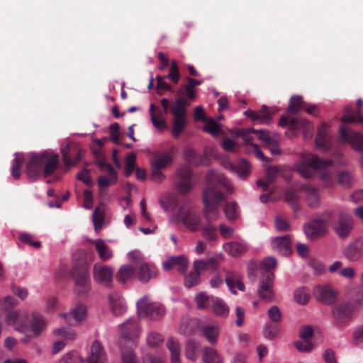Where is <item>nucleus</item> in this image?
<instances>
[{"instance_id": "f257e3e1", "label": "nucleus", "mask_w": 363, "mask_h": 363, "mask_svg": "<svg viewBox=\"0 0 363 363\" xmlns=\"http://www.w3.org/2000/svg\"><path fill=\"white\" fill-rule=\"evenodd\" d=\"M233 192V186L223 174L210 171L206 176V186L203 193L204 216L212 223L219 218V206L227 194Z\"/></svg>"}, {"instance_id": "f03ea898", "label": "nucleus", "mask_w": 363, "mask_h": 363, "mask_svg": "<svg viewBox=\"0 0 363 363\" xmlns=\"http://www.w3.org/2000/svg\"><path fill=\"white\" fill-rule=\"evenodd\" d=\"M177 94L179 97L175 100L171 108L173 116L172 135L174 138H179L187 125L186 109L190 105L188 100L193 101L196 97L194 87L188 82L178 89Z\"/></svg>"}, {"instance_id": "7ed1b4c3", "label": "nucleus", "mask_w": 363, "mask_h": 363, "mask_svg": "<svg viewBox=\"0 0 363 363\" xmlns=\"http://www.w3.org/2000/svg\"><path fill=\"white\" fill-rule=\"evenodd\" d=\"M59 163V155L48 150L32 153L26 163L28 177L30 182L37 180L41 174L47 178L55 172Z\"/></svg>"}, {"instance_id": "20e7f679", "label": "nucleus", "mask_w": 363, "mask_h": 363, "mask_svg": "<svg viewBox=\"0 0 363 363\" xmlns=\"http://www.w3.org/2000/svg\"><path fill=\"white\" fill-rule=\"evenodd\" d=\"M298 173L305 178L312 177L314 172L320 174L325 186L330 187L333 184V177L335 172V167L330 160L320 159L315 155H309L298 165Z\"/></svg>"}, {"instance_id": "39448f33", "label": "nucleus", "mask_w": 363, "mask_h": 363, "mask_svg": "<svg viewBox=\"0 0 363 363\" xmlns=\"http://www.w3.org/2000/svg\"><path fill=\"white\" fill-rule=\"evenodd\" d=\"M174 219L193 232L200 230L202 224L201 213L195 206L190 205L182 206L175 213Z\"/></svg>"}, {"instance_id": "423d86ee", "label": "nucleus", "mask_w": 363, "mask_h": 363, "mask_svg": "<svg viewBox=\"0 0 363 363\" xmlns=\"http://www.w3.org/2000/svg\"><path fill=\"white\" fill-rule=\"evenodd\" d=\"M105 352L98 341H94L91 347L90 355L84 360L77 352L65 354L60 363H104Z\"/></svg>"}, {"instance_id": "0eeeda50", "label": "nucleus", "mask_w": 363, "mask_h": 363, "mask_svg": "<svg viewBox=\"0 0 363 363\" xmlns=\"http://www.w3.org/2000/svg\"><path fill=\"white\" fill-rule=\"evenodd\" d=\"M74 282L77 286L75 290L79 294H85L90 289V277L89 264L86 262L77 264L72 272Z\"/></svg>"}, {"instance_id": "6e6552de", "label": "nucleus", "mask_w": 363, "mask_h": 363, "mask_svg": "<svg viewBox=\"0 0 363 363\" xmlns=\"http://www.w3.org/2000/svg\"><path fill=\"white\" fill-rule=\"evenodd\" d=\"M354 306L349 302H343L335 306L333 309L334 324L339 328L346 326L352 320Z\"/></svg>"}, {"instance_id": "1a4fd4ad", "label": "nucleus", "mask_w": 363, "mask_h": 363, "mask_svg": "<svg viewBox=\"0 0 363 363\" xmlns=\"http://www.w3.org/2000/svg\"><path fill=\"white\" fill-rule=\"evenodd\" d=\"M274 274L272 272H264L257 289L259 297L267 302H271L274 298L273 290Z\"/></svg>"}, {"instance_id": "9d476101", "label": "nucleus", "mask_w": 363, "mask_h": 363, "mask_svg": "<svg viewBox=\"0 0 363 363\" xmlns=\"http://www.w3.org/2000/svg\"><path fill=\"white\" fill-rule=\"evenodd\" d=\"M62 160L67 167L79 162L82 157V150L75 143L69 142L61 148Z\"/></svg>"}, {"instance_id": "9b49d317", "label": "nucleus", "mask_w": 363, "mask_h": 363, "mask_svg": "<svg viewBox=\"0 0 363 363\" xmlns=\"http://www.w3.org/2000/svg\"><path fill=\"white\" fill-rule=\"evenodd\" d=\"M306 237L311 240H317L325 235L327 227L322 218H315L303 225Z\"/></svg>"}, {"instance_id": "f8f14e48", "label": "nucleus", "mask_w": 363, "mask_h": 363, "mask_svg": "<svg viewBox=\"0 0 363 363\" xmlns=\"http://www.w3.org/2000/svg\"><path fill=\"white\" fill-rule=\"evenodd\" d=\"M138 313L140 317L149 318L152 320L160 318L164 313L163 306L158 303H138Z\"/></svg>"}, {"instance_id": "ddd939ff", "label": "nucleus", "mask_w": 363, "mask_h": 363, "mask_svg": "<svg viewBox=\"0 0 363 363\" xmlns=\"http://www.w3.org/2000/svg\"><path fill=\"white\" fill-rule=\"evenodd\" d=\"M252 134H255L257 135V138L259 140L264 142L267 145L269 144H272V143L274 140L270 135L269 132L266 130H255L254 128H241L238 129L236 132V135L238 137H242L246 144H251L253 140V137Z\"/></svg>"}, {"instance_id": "4468645a", "label": "nucleus", "mask_w": 363, "mask_h": 363, "mask_svg": "<svg viewBox=\"0 0 363 363\" xmlns=\"http://www.w3.org/2000/svg\"><path fill=\"white\" fill-rule=\"evenodd\" d=\"M135 267L136 268V278L141 282L147 283L157 276L156 267L152 263L140 262L139 257H136Z\"/></svg>"}, {"instance_id": "2eb2a0df", "label": "nucleus", "mask_w": 363, "mask_h": 363, "mask_svg": "<svg viewBox=\"0 0 363 363\" xmlns=\"http://www.w3.org/2000/svg\"><path fill=\"white\" fill-rule=\"evenodd\" d=\"M113 276V269L100 263H96L93 267V277L98 283L109 286Z\"/></svg>"}, {"instance_id": "dca6fc26", "label": "nucleus", "mask_w": 363, "mask_h": 363, "mask_svg": "<svg viewBox=\"0 0 363 363\" xmlns=\"http://www.w3.org/2000/svg\"><path fill=\"white\" fill-rule=\"evenodd\" d=\"M179 181L177 183L178 191L184 194L189 193L193 187V172L192 170L184 166L177 172Z\"/></svg>"}, {"instance_id": "f3484780", "label": "nucleus", "mask_w": 363, "mask_h": 363, "mask_svg": "<svg viewBox=\"0 0 363 363\" xmlns=\"http://www.w3.org/2000/svg\"><path fill=\"white\" fill-rule=\"evenodd\" d=\"M340 133L342 141L350 143L358 151L363 150V136L361 133L348 130L344 126L340 128Z\"/></svg>"}, {"instance_id": "a211bd4d", "label": "nucleus", "mask_w": 363, "mask_h": 363, "mask_svg": "<svg viewBox=\"0 0 363 363\" xmlns=\"http://www.w3.org/2000/svg\"><path fill=\"white\" fill-rule=\"evenodd\" d=\"M119 330L122 338L125 340H133L140 333L138 322L134 318H130L121 325Z\"/></svg>"}, {"instance_id": "6ab92c4d", "label": "nucleus", "mask_w": 363, "mask_h": 363, "mask_svg": "<svg viewBox=\"0 0 363 363\" xmlns=\"http://www.w3.org/2000/svg\"><path fill=\"white\" fill-rule=\"evenodd\" d=\"M313 293L317 299L325 304L333 303L337 298L336 292L329 285L316 286Z\"/></svg>"}, {"instance_id": "aec40b11", "label": "nucleus", "mask_w": 363, "mask_h": 363, "mask_svg": "<svg viewBox=\"0 0 363 363\" xmlns=\"http://www.w3.org/2000/svg\"><path fill=\"white\" fill-rule=\"evenodd\" d=\"M245 114L253 121L254 124H268L272 119V113L265 106H263L259 111L247 110Z\"/></svg>"}, {"instance_id": "412c9836", "label": "nucleus", "mask_w": 363, "mask_h": 363, "mask_svg": "<svg viewBox=\"0 0 363 363\" xmlns=\"http://www.w3.org/2000/svg\"><path fill=\"white\" fill-rule=\"evenodd\" d=\"M279 125L281 127L289 126V129L290 130L295 132L302 130H308L310 124L306 119L298 118H288L286 116H282L279 121Z\"/></svg>"}, {"instance_id": "4be33fe9", "label": "nucleus", "mask_w": 363, "mask_h": 363, "mask_svg": "<svg viewBox=\"0 0 363 363\" xmlns=\"http://www.w3.org/2000/svg\"><path fill=\"white\" fill-rule=\"evenodd\" d=\"M352 228V217L347 213H340L338 223L335 230L338 236L341 238H347Z\"/></svg>"}, {"instance_id": "5701e85b", "label": "nucleus", "mask_w": 363, "mask_h": 363, "mask_svg": "<svg viewBox=\"0 0 363 363\" xmlns=\"http://www.w3.org/2000/svg\"><path fill=\"white\" fill-rule=\"evenodd\" d=\"M189 262L183 256L171 257L163 263V267L165 270H170L172 268H177L181 274H184L188 269Z\"/></svg>"}, {"instance_id": "b1692460", "label": "nucleus", "mask_w": 363, "mask_h": 363, "mask_svg": "<svg viewBox=\"0 0 363 363\" xmlns=\"http://www.w3.org/2000/svg\"><path fill=\"white\" fill-rule=\"evenodd\" d=\"M131 259L135 262L136 257H140V255L137 252H132L130 254ZM136 277V268L135 267V263L133 266L130 264L123 265L120 267L116 278L119 281L125 282L130 278Z\"/></svg>"}, {"instance_id": "393cba45", "label": "nucleus", "mask_w": 363, "mask_h": 363, "mask_svg": "<svg viewBox=\"0 0 363 363\" xmlns=\"http://www.w3.org/2000/svg\"><path fill=\"white\" fill-rule=\"evenodd\" d=\"M345 256L351 262H357L363 256V241L360 239L351 242L345 250Z\"/></svg>"}, {"instance_id": "a878e982", "label": "nucleus", "mask_w": 363, "mask_h": 363, "mask_svg": "<svg viewBox=\"0 0 363 363\" xmlns=\"http://www.w3.org/2000/svg\"><path fill=\"white\" fill-rule=\"evenodd\" d=\"M272 244L274 248L283 256L287 257L292 252L291 240L289 235L274 238Z\"/></svg>"}, {"instance_id": "bb28decb", "label": "nucleus", "mask_w": 363, "mask_h": 363, "mask_svg": "<svg viewBox=\"0 0 363 363\" xmlns=\"http://www.w3.org/2000/svg\"><path fill=\"white\" fill-rule=\"evenodd\" d=\"M315 143L317 147L324 150H328L330 147L331 140L325 124H322L318 128Z\"/></svg>"}, {"instance_id": "cd10ccee", "label": "nucleus", "mask_w": 363, "mask_h": 363, "mask_svg": "<svg viewBox=\"0 0 363 363\" xmlns=\"http://www.w3.org/2000/svg\"><path fill=\"white\" fill-rule=\"evenodd\" d=\"M110 306L113 315H122L126 311L124 300L117 293H111L108 296Z\"/></svg>"}, {"instance_id": "c85d7f7f", "label": "nucleus", "mask_w": 363, "mask_h": 363, "mask_svg": "<svg viewBox=\"0 0 363 363\" xmlns=\"http://www.w3.org/2000/svg\"><path fill=\"white\" fill-rule=\"evenodd\" d=\"M225 167L232 172H235L242 179H245L250 174V165L245 160H240L238 164L235 166L231 162L227 161L224 162Z\"/></svg>"}, {"instance_id": "c756f323", "label": "nucleus", "mask_w": 363, "mask_h": 363, "mask_svg": "<svg viewBox=\"0 0 363 363\" xmlns=\"http://www.w3.org/2000/svg\"><path fill=\"white\" fill-rule=\"evenodd\" d=\"M86 315V308L84 305H77L69 314H65V320L69 325H76L82 321Z\"/></svg>"}, {"instance_id": "7c9ffc66", "label": "nucleus", "mask_w": 363, "mask_h": 363, "mask_svg": "<svg viewBox=\"0 0 363 363\" xmlns=\"http://www.w3.org/2000/svg\"><path fill=\"white\" fill-rule=\"evenodd\" d=\"M301 189L306 194V201L311 208H317L320 205V195L317 189L309 185H303Z\"/></svg>"}, {"instance_id": "2f4dec72", "label": "nucleus", "mask_w": 363, "mask_h": 363, "mask_svg": "<svg viewBox=\"0 0 363 363\" xmlns=\"http://www.w3.org/2000/svg\"><path fill=\"white\" fill-rule=\"evenodd\" d=\"M45 320L42 315L37 312L32 313V318L30 321V326L33 335V337H38L45 328Z\"/></svg>"}, {"instance_id": "473e14b6", "label": "nucleus", "mask_w": 363, "mask_h": 363, "mask_svg": "<svg viewBox=\"0 0 363 363\" xmlns=\"http://www.w3.org/2000/svg\"><path fill=\"white\" fill-rule=\"evenodd\" d=\"M279 173L277 167H269L267 169V176L265 180L259 179L257 182V185L262 188L264 191H269V186L272 185Z\"/></svg>"}, {"instance_id": "72a5a7b5", "label": "nucleus", "mask_w": 363, "mask_h": 363, "mask_svg": "<svg viewBox=\"0 0 363 363\" xmlns=\"http://www.w3.org/2000/svg\"><path fill=\"white\" fill-rule=\"evenodd\" d=\"M172 155L169 151L155 156L151 160L152 168L163 169L167 168L172 162Z\"/></svg>"}, {"instance_id": "f704fd0d", "label": "nucleus", "mask_w": 363, "mask_h": 363, "mask_svg": "<svg viewBox=\"0 0 363 363\" xmlns=\"http://www.w3.org/2000/svg\"><path fill=\"white\" fill-rule=\"evenodd\" d=\"M225 280L230 291L234 294H237L235 289L241 291H244L245 289L244 284L241 281L240 276L238 273L229 272Z\"/></svg>"}, {"instance_id": "c9c22d12", "label": "nucleus", "mask_w": 363, "mask_h": 363, "mask_svg": "<svg viewBox=\"0 0 363 363\" xmlns=\"http://www.w3.org/2000/svg\"><path fill=\"white\" fill-rule=\"evenodd\" d=\"M167 347L171 353V363H181V347L178 340L172 337L169 338L167 341Z\"/></svg>"}, {"instance_id": "e433bc0d", "label": "nucleus", "mask_w": 363, "mask_h": 363, "mask_svg": "<svg viewBox=\"0 0 363 363\" xmlns=\"http://www.w3.org/2000/svg\"><path fill=\"white\" fill-rule=\"evenodd\" d=\"M95 248L102 261H106L113 257V251L101 239L95 242Z\"/></svg>"}, {"instance_id": "4c0bfd02", "label": "nucleus", "mask_w": 363, "mask_h": 363, "mask_svg": "<svg viewBox=\"0 0 363 363\" xmlns=\"http://www.w3.org/2000/svg\"><path fill=\"white\" fill-rule=\"evenodd\" d=\"M362 104V101L360 99L357 101V111L352 113H347L344 115L341 121L347 123H362L363 125V116L360 113L359 108Z\"/></svg>"}, {"instance_id": "58836bf2", "label": "nucleus", "mask_w": 363, "mask_h": 363, "mask_svg": "<svg viewBox=\"0 0 363 363\" xmlns=\"http://www.w3.org/2000/svg\"><path fill=\"white\" fill-rule=\"evenodd\" d=\"M224 250L233 257L240 256L246 251V247L239 242H229L223 245Z\"/></svg>"}, {"instance_id": "ea45409f", "label": "nucleus", "mask_w": 363, "mask_h": 363, "mask_svg": "<svg viewBox=\"0 0 363 363\" xmlns=\"http://www.w3.org/2000/svg\"><path fill=\"white\" fill-rule=\"evenodd\" d=\"M211 304L213 312L220 317H226L229 313L228 306L225 303L218 297L211 298Z\"/></svg>"}, {"instance_id": "a19ab883", "label": "nucleus", "mask_w": 363, "mask_h": 363, "mask_svg": "<svg viewBox=\"0 0 363 363\" xmlns=\"http://www.w3.org/2000/svg\"><path fill=\"white\" fill-rule=\"evenodd\" d=\"M185 160L190 164L198 166L204 163L206 157L199 155L191 148H186L184 152Z\"/></svg>"}, {"instance_id": "79ce46f5", "label": "nucleus", "mask_w": 363, "mask_h": 363, "mask_svg": "<svg viewBox=\"0 0 363 363\" xmlns=\"http://www.w3.org/2000/svg\"><path fill=\"white\" fill-rule=\"evenodd\" d=\"M199 344L194 339L189 340L185 349L186 358L191 361H196L199 357Z\"/></svg>"}, {"instance_id": "37998d69", "label": "nucleus", "mask_w": 363, "mask_h": 363, "mask_svg": "<svg viewBox=\"0 0 363 363\" xmlns=\"http://www.w3.org/2000/svg\"><path fill=\"white\" fill-rule=\"evenodd\" d=\"M285 201L290 204L295 212L301 210L298 204L299 196L298 192L293 189H287L284 193Z\"/></svg>"}, {"instance_id": "c03bdc74", "label": "nucleus", "mask_w": 363, "mask_h": 363, "mask_svg": "<svg viewBox=\"0 0 363 363\" xmlns=\"http://www.w3.org/2000/svg\"><path fill=\"white\" fill-rule=\"evenodd\" d=\"M27 314H21L19 311H9L5 321L9 325H23L24 324V318H27Z\"/></svg>"}, {"instance_id": "a18cd8bd", "label": "nucleus", "mask_w": 363, "mask_h": 363, "mask_svg": "<svg viewBox=\"0 0 363 363\" xmlns=\"http://www.w3.org/2000/svg\"><path fill=\"white\" fill-rule=\"evenodd\" d=\"M203 333L211 344H215L217 342L219 328L217 325H208L203 328Z\"/></svg>"}, {"instance_id": "49530a36", "label": "nucleus", "mask_w": 363, "mask_h": 363, "mask_svg": "<svg viewBox=\"0 0 363 363\" xmlns=\"http://www.w3.org/2000/svg\"><path fill=\"white\" fill-rule=\"evenodd\" d=\"M202 235L208 241H214L218 238L217 228L212 223H206L203 227H201Z\"/></svg>"}, {"instance_id": "de8ad7c7", "label": "nucleus", "mask_w": 363, "mask_h": 363, "mask_svg": "<svg viewBox=\"0 0 363 363\" xmlns=\"http://www.w3.org/2000/svg\"><path fill=\"white\" fill-rule=\"evenodd\" d=\"M203 360L205 363H222V358L215 350L210 347H205Z\"/></svg>"}, {"instance_id": "09e8293b", "label": "nucleus", "mask_w": 363, "mask_h": 363, "mask_svg": "<svg viewBox=\"0 0 363 363\" xmlns=\"http://www.w3.org/2000/svg\"><path fill=\"white\" fill-rule=\"evenodd\" d=\"M306 103L303 101L302 97L299 96H293L291 98L290 104L288 106L287 110L289 113L296 114L303 107Z\"/></svg>"}, {"instance_id": "8fccbe9b", "label": "nucleus", "mask_w": 363, "mask_h": 363, "mask_svg": "<svg viewBox=\"0 0 363 363\" xmlns=\"http://www.w3.org/2000/svg\"><path fill=\"white\" fill-rule=\"evenodd\" d=\"M196 322L195 320L184 318L179 325V333L185 335H191L195 330Z\"/></svg>"}, {"instance_id": "3c124183", "label": "nucleus", "mask_w": 363, "mask_h": 363, "mask_svg": "<svg viewBox=\"0 0 363 363\" xmlns=\"http://www.w3.org/2000/svg\"><path fill=\"white\" fill-rule=\"evenodd\" d=\"M15 156L11 167V174L14 179H18L21 174V169L24 160L23 155L20 153H15Z\"/></svg>"}, {"instance_id": "603ef678", "label": "nucleus", "mask_w": 363, "mask_h": 363, "mask_svg": "<svg viewBox=\"0 0 363 363\" xmlns=\"http://www.w3.org/2000/svg\"><path fill=\"white\" fill-rule=\"evenodd\" d=\"M104 209L102 206H97L93 213V222L94 225V230H99L103 225L104 219Z\"/></svg>"}, {"instance_id": "864d4df0", "label": "nucleus", "mask_w": 363, "mask_h": 363, "mask_svg": "<svg viewBox=\"0 0 363 363\" xmlns=\"http://www.w3.org/2000/svg\"><path fill=\"white\" fill-rule=\"evenodd\" d=\"M155 106L152 104L150 107V113L151 117V121L154 125V126L160 130H164L167 128V123L164 118H157L156 117V114L155 113Z\"/></svg>"}, {"instance_id": "5fc2aeb1", "label": "nucleus", "mask_w": 363, "mask_h": 363, "mask_svg": "<svg viewBox=\"0 0 363 363\" xmlns=\"http://www.w3.org/2000/svg\"><path fill=\"white\" fill-rule=\"evenodd\" d=\"M309 298V291L305 287L298 288L294 292V299L299 304H306Z\"/></svg>"}, {"instance_id": "6e6d98bb", "label": "nucleus", "mask_w": 363, "mask_h": 363, "mask_svg": "<svg viewBox=\"0 0 363 363\" xmlns=\"http://www.w3.org/2000/svg\"><path fill=\"white\" fill-rule=\"evenodd\" d=\"M121 363H138L135 354L130 347H121Z\"/></svg>"}, {"instance_id": "4d7b16f0", "label": "nucleus", "mask_w": 363, "mask_h": 363, "mask_svg": "<svg viewBox=\"0 0 363 363\" xmlns=\"http://www.w3.org/2000/svg\"><path fill=\"white\" fill-rule=\"evenodd\" d=\"M33 238L34 236L33 235L27 233H21L18 237L19 240L22 243L27 244L35 248H40L41 247V243L39 241L33 240Z\"/></svg>"}, {"instance_id": "13d9d810", "label": "nucleus", "mask_w": 363, "mask_h": 363, "mask_svg": "<svg viewBox=\"0 0 363 363\" xmlns=\"http://www.w3.org/2000/svg\"><path fill=\"white\" fill-rule=\"evenodd\" d=\"M204 126V130L207 133L217 135L220 131V125L213 119H207Z\"/></svg>"}, {"instance_id": "bf43d9fd", "label": "nucleus", "mask_w": 363, "mask_h": 363, "mask_svg": "<svg viewBox=\"0 0 363 363\" xmlns=\"http://www.w3.org/2000/svg\"><path fill=\"white\" fill-rule=\"evenodd\" d=\"M267 315L271 321L275 324L280 323L282 320V314L277 306H272L267 312Z\"/></svg>"}, {"instance_id": "052dcab7", "label": "nucleus", "mask_w": 363, "mask_h": 363, "mask_svg": "<svg viewBox=\"0 0 363 363\" xmlns=\"http://www.w3.org/2000/svg\"><path fill=\"white\" fill-rule=\"evenodd\" d=\"M225 216L228 220H235L238 217L237 205L235 203H226L223 207Z\"/></svg>"}, {"instance_id": "680f3d73", "label": "nucleus", "mask_w": 363, "mask_h": 363, "mask_svg": "<svg viewBox=\"0 0 363 363\" xmlns=\"http://www.w3.org/2000/svg\"><path fill=\"white\" fill-rule=\"evenodd\" d=\"M213 296H208L203 292H200L196 296V301L197 307L199 309L206 308L210 303H211V298Z\"/></svg>"}, {"instance_id": "e2e57ef3", "label": "nucleus", "mask_w": 363, "mask_h": 363, "mask_svg": "<svg viewBox=\"0 0 363 363\" xmlns=\"http://www.w3.org/2000/svg\"><path fill=\"white\" fill-rule=\"evenodd\" d=\"M164 340L163 336L156 332H151L147 337V342L151 347L160 346Z\"/></svg>"}, {"instance_id": "0e129e2a", "label": "nucleus", "mask_w": 363, "mask_h": 363, "mask_svg": "<svg viewBox=\"0 0 363 363\" xmlns=\"http://www.w3.org/2000/svg\"><path fill=\"white\" fill-rule=\"evenodd\" d=\"M169 76L171 77V80L173 83L177 84L180 79V72L179 70V66L176 60H172L171 61V67L170 71L169 72Z\"/></svg>"}, {"instance_id": "69168bd1", "label": "nucleus", "mask_w": 363, "mask_h": 363, "mask_svg": "<svg viewBox=\"0 0 363 363\" xmlns=\"http://www.w3.org/2000/svg\"><path fill=\"white\" fill-rule=\"evenodd\" d=\"M279 333V329L277 326L271 324H266L264 328L263 334L268 339H274Z\"/></svg>"}, {"instance_id": "338daca9", "label": "nucleus", "mask_w": 363, "mask_h": 363, "mask_svg": "<svg viewBox=\"0 0 363 363\" xmlns=\"http://www.w3.org/2000/svg\"><path fill=\"white\" fill-rule=\"evenodd\" d=\"M200 281V275L195 272H191L185 278L184 284L186 287L191 288L197 285Z\"/></svg>"}, {"instance_id": "774afa93", "label": "nucleus", "mask_w": 363, "mask_h": 363, "mask_svg": "<svg viewBox=\"0 0 363 363\" xmlns=\"http://www.w3.org/2000/svg\"><path fill=\"white\" fill-rule=\"evenodd\" d=\"M314 335V330L310 325L302 326L299 329V336L301 339L308 341L311 340Z\"/></svg>"}]
</instances>
